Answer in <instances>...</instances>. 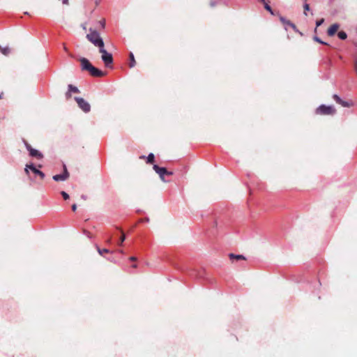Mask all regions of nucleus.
Wrapping results in <instances>:
<instances>
[{
  "label": "nucleus",
  "mask_w": 357,
  "mask_h": 357,
  "mask_svg": "<svg viewBox=\"0 0 357 357\" xmlns=\"http://www.w3.org/2000/svg\"><path fill=\"white\" fill-rule=\"evenodd\" d=\"M340 105L344 107H349L352 105V103L342 100L341 102H340Z\"/></svg>",
  "instance_id": "nucleus-17"
},
{
  "label": "nucleus",
  "mask_w": 357,
  "mask_h": 357,
  "mask_svg": "<svg viewBox=\"0 0 357 357\" xmlns=\"http://www.w3.org/2000/svg\"><path fill=\"white\" fill-rule=\"evenodd\" d=\"M264 8L266 10L269 11L271 14H273V10H272L271 6L268 3H264Z\"/></svg>",
  "instance_id": "nucleus-23"
},
{
  "label": "nucleus",
  "mask_w": 357,
  "mask_h": 357,
  "mask_svg": "<svg viewBox=\"0 0 357 357\" xmlns=\"http://www.w3.org/2000/svg\"><path fill=\"white\" fill-rule=\"evenodd\" d=\"M154 158H155L154 154L152 153H149V155L147 156V162L148 163L153 162Z\"/></svg>",
  "instance_id": "nucleus-18"
},
{
  "label": "nucleus",
  "mask_w": 357,
  "mask_h": 357,
  "mask_svg": "<svg viewBox=\"0 0 357 357\" xmlns=\"http://www.w3.org/2000/svg\"><path fill=\"white\" fill-rule=\"evenodd\" d=\"M76 209H77V205H76L75 204H73V205H72V210H73V211H76Z\"/></svg>",
  "instance_id": "nucleus-31"
},
{
  "label": "nucleus",
  "mask_w": 357,
  "mask_h": 357,
  "mask_svg": "<svg viewBox=\"0 0 357 357\" xmlns=\"http://www.w3.org/2000/svg\"><path fill=\"white\" fill-rule=\"evenodd\" d=\"M229 257L230 258V259H236V260H240V259H245V257L242 255H235V254H233V253H231L229 255Z\"/></svg>",
  "instance_id": "nucleus-12"
},
{
  "label": "nucleus",
  "mask_w": 357,
  "mask_h": 357,
  "mask_svg": "<svg viewBox=\"0 0 357 357\" xmlns=\"http://www.w3.org/2000/svg\"><path fill=\"white\" fill-rule=\"evenodd\" d=\"M61 195H62V197H63L64 199H69V195L68 193H66L65 191H61Z\"/></svg>",
  "instance_id": "nucleus-22"
},
{
  "label": "nucleus",
  "mask_w": 357,
  "mask_h": 357,
  "mask_svg": "<svg viewBox=\"0 0 357 357\" xmlns=\"http://www.w3.org/2000/svg\"><path fill=\"white\" fill-rule=\"evenodd\" d=\"M130 261H136V260H137V258H136V257H130Z\"/></svg>",
  "instance_id": "nucleus-37"
},
{
  "label": "nucleus",
  "mask_w": 357,
  "mask_h": 357,
  "mask_svg": "<svg viewBox=\"0 0 357 357\" xmlns=\"http://www.w3.org/2000/svg\"><path fill=\"white\" fill-rule=\"evenodd\" d=\"M210 5H211V6H212V7L215 6V1H211Z\"/></svg>",
  "instance_id": "nucleus-36"
},
{
  "label": "nucleus",
  "mask_w": 357,
  "mask_h": 357,
  "mask_svg": "<svg viewBox=\"0 0 357 357\" xmlns=\"http://www.w3.org/2000/svg\"><path fill=\"white\" fill-rule=\"evenodd\" d=\"M97 250L100 255H102L104 253H108L109 252L107 249H100L98 247H97Z\"/></svg>",
  "instance_id": "nucleus-19"
},
{
  "label": "nucleus",
  "mask_w": 357,
  "mask_h": 357,
  "mask_svg": "<svg viewBox=\"0 0 357 357\" xmlns=\"http://www.w3.org/2000/svg\"><path fill=\"white\" fill-rule=\"evenodd\" d=\"M28 169H30L36 174L39 175L42 178L45 177V174L43 172L40 171L39 169H36L33 165H26L25 168V172L26 173H28Z\"/></svg>",
  "instance_id": "nucleus-9"
},
{
  "label": "nucleus",
  "mask_w": 357,
  "mask_h": 357,
  "mask_svg": "<svg viewBox=\"0 0 357 357\" xmlns=\"http://www.w3.org/2000/svg\"><path fill=\"white\" fill-rule=\"evenodd\" d=\"M125 239H126V236L123 234H122V236L120 238L119 245H121L123 243V242L125 241Z\"/></svg>",
  "instance_id": "nucleus-27"
},
{
  "label": "nucleus",
  "mask_w": 357,
  "mask_h": 357,
  "mask_svg": "<svg viewBox=\"0 0 357 357\" xmlns=\"http://www.w3.org/2000/svg\"><path fill=\"white\" fill-rule=\"evenodd\" d=\"M303 8H304L305 11L309 10H310V5L308 3H305L304 6H303ZM304 14L305 15H307L306 12H304Z\"/></svg>",
  "instance_id": "nucleus-25"
},
{
  "label": "nucleus",
  "mask_w": 357,
  "mask_h": 357,
  "mask_svg": "<svg viewBox=\"0 0 357 357\" xmlns=\"http://www.w3.org/2000/svg\"><path fill=\"white\" fill-rule=\"evenodd\" d=\"M81 199H84V200H86V199H87V196H86V195H82L81 196Z\"/></svg>",
  "instance_id": "nucleus-34"
},
{
  "label": "nucleus",
  "mask_w": 357,
  "mask_h": 357,
  "mask_svg": "<svg viewBox=\"0 0 357 357\" xmlns=\"http://www.w3.org/2000/svg\"><path fill=\"white\" fill-rule=\"evenodd\" d=\"M261 2H263L264 3H265V0H260Z\"/></svg>",
  "instance_id": "nucleus-38"
},
{
  "label": "nucleus",
  "mask_w": 357,
  "mask_h": 357,
  "mask_svg": "<svg viewBox=\"0 0 357 357\" xmlns=\"http://www.w3.org/2000/svg\"><path fill=\"white\" fill-rule=\"evenodd\" d=\"M287 25L289 26L290 27H291L294 31H297V29H296V26L294 24H293L292 22H291L290 21H287Z\"/></svg>",
  "instance_id": "nucleus-20"
},
{
  "label": "nucleus",
  "mask_w": 357,
  "mask_h": 357,
  "mask_svg": "<svg viewBox=\"0 0 357 357\" xmlns=\"http://www.w3.org/2000/svg\"><path fill=\"white\" fill-rule=\"evenodd\" d=\"M340 25L337 23L332 24L328 29L327 33L329 36H333L337 29H339Z\"/></svg>",
  "instance_id": "nucleus-11"
},
{
  "label": "nucleus",
  "mask_w": 357,
  "mask_h": 357,
  "mask_svg": "<svg viewBox=\"0 0 357 357\" xmlns=\"http://www.w3.org/2000/svg\"><path fill=\"white\" fill-rule=\"evenodd\" d=\"M66 98H70L71 97V92L68 90L66 93Z\"/></svg>",
  "instance_id": "nucleus-28"
},
{
  "label": "nucleus",
  "mask_w": 357,
  "mask_h": 357,
  "mask_svg": "<svg viewBox=\"0 0 357 357\" xmlns=\"http://www.w3.org/2000/svg\"><path fill=\"white\" fill-rule=\"evenodd\" d=\"M333 99L335 100V102L338 104L341 102L342 99L337 95L334 94L333 96Z\"/></svg>",
  "instance_id": "nucleus-21"
},
{
  "label": "nucleus",
  "mask_w": 357,
  "mask_h": 357,
  "mask_svg": "<svg viewBox=\"0 0 357 357\" xmlns=\"http://www.w3.org/2000/svg\"><path fill=\"white\" fill-rule=\"evenodd\" d=\"M314 40L321 44H326V43H324V41H322L319 37L317 36H314Z\"/></svg>",
  "instance_id": "nucleus-26"
},
{
  "label": "nucleus",
  "mask_w": 357,
  "mask_h": 357,
  "mask_svg": "<svg viewBox=\"0 0 357 357\" xmlns=\"http://www.w3.org/2000/svg\"><path fill=\"white\" fill-rule=\"evenodd\" d=\"M86 38L98 49L105 45L99 33L91 28L89 29V33L86 35Z\"/></svg>",
  "instance_id": "nucleus-1"
},
{
  "label": "nucleus",
  "mask_w": 357,
  "mask_h": 357,
  "mask_svg": "<svg viewBox=\"0 0 357 357\" xmlns=\"http://www.w3.org/2000/svg\"><path fill=\"white\" fill-rule=\"evenodd\" d=\"M132 266L135 268L137 266V265L136 264H133Z\"/></svg>",
  "instance_id": "nucleus-40"
},
{
  "label": "nucleus",
  "mask_w": 357,
  "mask_h": 357,
  "mask_svg": "<svg viewBox=\"0 0 357 357\" xmlns=\"http://www.w3.org/2000/svg\"><path fill=\"white\" fill-rule=\"evenodd\" d=\"M25 146L26 149L29 151V154L31 156L37 158L38 159H41L43 157V154L39 151L33 149L31 146L27 142H25Z\"/></svg>",
  "instance_id": "nucleus-6"
},
{
  "label": "nucleus",
  "mask_w": 357,
  "mask_h": 357,
  "mask_svg": "<svg viewBox=\"0 0 357 357\" xmlns=\"http://www.w3.org/2000/svg\"><path fill=\"white\" fill-rule=\"evenodd\" d=\"M280 20L282 22L283 24H287V20L284 17H280Z\"/></svg>",
  "instance_id": "nucleus-29"
},
{
  "label": "nucleus",
  "mask_w": 357,
  "mask_h": 357,
  "mask_svg": "<svg viewBox=\"0 0 357 357\" xmlns=\"http://www.w3.org/2000/svg\"><path fill=\"white\" fill-rule=\"evenodd\" d=\"M335 112L336 109L332 105L326 106L325 105H321L316 109L317 114L322 115H333Z\"/></svg>",
  "instance_id": "nucleus-3"
},
{
  "label": "nucleus",
  "mask_w": 357,
  "mask_h": 357,
  "mask_svg": "<svg viewBox=\"0 0 357 357\" xmlns=\"http://www.w3.org/2000/svg\"><path fill=\"white\" fill-rule=\"evenodd\" d=\"M354 68H355V70H356V72L357 73V60L354 63Z\"/></svg>",
  "instance_id": "nucleus-32"
},
{
  "label": "nucleus",
  "mask_w": 357,
  "mask_h": 357,
  "mask_svg": "<svg viewBox=\"0 0 357 357\" xmlns=\"http://www.w3.org/2000/svg\"><path fill=\"white\" fill-rule=\"evenodd\" d=\"M79 61L81 63V68H82V70L88 71L92 65L87 59L84 58V57L81 58L79 59Z\"/></svg>",
  "instance_id": "nucleus-10"
},
{
  "label": "nucleus",
  "mask_w": 357,
  "mask_h": 357,
  "mask_svg": "<svg viewBox=\"0 0 357 357\" xmlns=\"http://www.w3.org/2000/svg\"><path fill=\"white\" fill-rule=\"evenodd\" d=\"M130 67L133 68L135 66L136 62L135 60L134 54L132 52L130 53Z\"/></svg>",
  "instance_id": "nucleus-16"
},
{
  "label": "nucleus",
  "mask_w": 357,
  "mask_h": 357,
  "mask_svg": "<svg viewBox=\"0 0 357 357\" xmlns=\"http://www.w3.org/2000/svg\"><path fill=\"white\" fill-rule=\"evenodd\" d=\"M68 90L70 91V92H73V93H79V89L77 87V86H75L72 84H69L68 86Z\"/></svg>",
  "instance_id": "nucleus-15"
},
{
  "label": "nucleus",
  "mask_w": 357,
  "mask_h": 357,
  "mask_svg": "<svg viewBox=\"0 0 357 357\" xmlns=\"http://www.w3.org/2000/svg\"><path fill=\"white\" fill-rule=\"evenodd\" d=\"M99 52L102 54L101 59L106 67H109L113 63V57L111 53H109L105 49V45L99 48Z\"/></svg>",
  "instance_id": "nucleus-2"
},
{
  "label": "nucleus",
  "mask_w": 357,
  "mask_h": 357,
  "mask_svg": "<svg viewBox=\"0 0 357 357\" xmlns=\"http://www.w3.org/2000/svg\"><path fill=\"white\" fill-rule=\"evenodd\" d=\"M173 174V172H169V171H167V173H166V175L167 176H170V175H172Z\"/></svg>",
  "instance_id": "nucleus-33"
},
{
  "label": "nucleus",
  "mask_w": 357,
  "mask_h": 357,
  "mask_svg": "<svg viewBox=\"0 0 357 357\" xmlns=\"http://www.w3.org/2000/svg\"><path fill=\"white\" fill-rule=\"evenodd\" d=\"M75 101L77 103L78 107L85 113H88L91 110L90 104L85 100L83 98L75 97Z\"/></svg>",
  "instance_id": "nucleus-4"
},
{
  "label": "nucleus",
  "mask_w": 357,
  "mask_h": 357,
  "mask_svg": "<svg viewBox=\"0 0 357 357\" xmlns=\"http://www.w3.org/2000/svg\"><path fill=\"white\" fill-rule=\"evenodd\" d=\"M69 176L70 175L66 165H63V173L61 174H56L53 176L52 178L55 181H64L69 178Z\"/></svg>",
  "instance_id": "nucleus-5"
},
{
  "label": "nucleus",
  "mask_w": 357,
  "mask_h": 357,
  "mask_svg": "<svg viewBox=\"0 0 357 357\" xmlns=\"http://www.w3.org/2000/svg\"><path fill=\"white\" fill-rule=\"evenodd\" d=\"M100 24H101L102 27V28H104V27H105V20H101V21H100Z\"/></svg>",
  "instance_id": "nucleus-30"
},
{
  "label": "nucleus",
  "mask_w": 357,
  "mask_h": 357,
  "mask_svg": "<svg viewBox=\"0 0 357 357\" xmlns=\"http://www.w3.org/2000/svg\"><path fill=\"white\" fill-rule=\"evenodd\" d=\"M89 72V73L91 74V75L93 76V77H102L105 75V73L100 70H99L98 68L94 67L93 65H91V66L90 67L89 70H88Z\"/></svg>",
  "instance_id": "nucleus-8"
},
{
  "label": "nucleus",
  "mask_w": 357,
  "mask_h": 357,
  "mask_svg": "<svg viewBox=\"0 0 357 357\" xmlns=\"http://www.w3.org/2000/svg\"><path fill=\"white\" fill-rule=\"evenodd\" d=\"M144 220L148 222L149 220V218H146Z\"/></svg>",
  "instance_id": "nucleus-39"
},
{
  "label": "nucleus",
  "mask_w": 357,
  "mask_h": 357,
  "mask_svg": "<svg viewBox=\"0 0 357 357\" xmlns=\"http://www.w3.org/2000/svg\"><path fill=\"white\" fill-rule=\"evenodd\" d=\"M324 22V18H321L319 20H317L316 22V26L317 27L321 26L323 23Z\"/></svg>",
  "instance_id": "nucleus-24"
},
{
  "label": "nucleus",
  "mask_w": 357,
  "mask_h": 357,
  "mask_svg": "<svg viewBox=\"0 0 357 357\" xmlns=\"http://www.w3.org/2000/svg\"><path fill=\"white\" fill-rule=\"evenodd\" d=\"M62 3L63 4H66L67 5V4H68V0H62Z\"/></svg>",
  "instance_id": "nucleus-35"
},
{
  "label": "nucleus",
  "mask_w": 357,
  "mask_h": 357,
  "mask_svg": "<svg viewBox=\"0 0 357 357\" xmlns=\"http://www.w3.org/2000/svg\"><path fill=\"white\" fill-rule=\"evenodd\" d=\"M337 36L341 40H345L347 38V34L344 31H340L337 33Z\"/></svg>",
  "instance_id": "nucleus-14"
},
{
  "label": "nucleus",
  "mask_w": 357,
  "mask_h": 357,
  "mask_svg": "<svg viewBox=\"0 0 357 357\" xmlns=\"http://www.w3.org/2000/svg\"><path fill=\"white\" fill-rule=\"evenodd\" d=\"M154 171L159 175L160 178L163 182H167L165 179V176L167 173V169L165 167H159L157 165H154L153 167Z\"/></svg>",
  "instance_id": "nucleus-7"
},
{
  "label": "nucleus",
  "mask_w": 357,
  "mask_h": 357,
  "mask_svg": "<svg viewBox=\"0 0 357 357\" xmlns=\"http://www.w3.org/2000/svg\"><path fill=\"white\" fill-rule=\"evenodd\" d=\"M0 52H1L3 54H4V55L7 56V55H8V54H10V48H9L8 47H1V46L0 45Z\"/></svg>",
  "instance_id": "nucleus-13"
}]
</instances>
